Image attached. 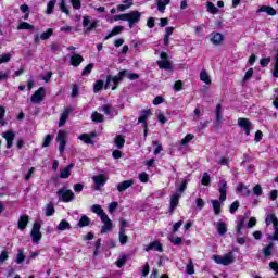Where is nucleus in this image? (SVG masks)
<instances>
[{"mask_svg":"<svg viewBox=\"0 0 278 278\" xmlns=\"http://www.w3.org/2000/svg\"><path fill=\"white\" fill-rule=\"evenodd\" d=\"M206 10H207V12H210V14H217L218 13V9L212 2L206 3Z\"/></svg>","mask_w":278,"mask_h":278,"instance_id":"de8ad7c7","label":"nucleus"},{"mask_svg":"<svg viewBox=\"0 0 278 278\" xmlns=\"http://www.w3.org/2000/svg\"><path fill=\"white\" fill-rule=\"evenodd\" d=\"M12 60V54H2L0 56V64H5Z\"/></svg>","mask_w":278,"mask_h":278,"instance_id":"680f3d73","label":"nucleus"},{"mask_svg":"<svg viewBox=\"0 0 278 278\" xmlns=\"http://www.w3.org/2000/svg\"><path fill=\"white\" fill-rule=\"evenodd\" d=\"M273 77L278 79V53L276 54L275 62L273 64Z\"/></svg>","mask_w":278,"mask_h":278,"instance_id":"37998d69","label":"nucleus"},{"mask_svg":"<svg viewBox=\"0 0 278 278\" xmlns=\"http://www.w3.org/2000/svg\"><path fill=\"white\" fill-rule=\"evenodd\" d=\"M213 210L216 216L220 214V202L218 200H211Z\"/></svg>","mask_w":278,"mask_h":278,"instance_id":"c9c22d12","label":"nucleus"},{"mask_svg":"<svg viewBox=\"0 0 278 278\" xmlns=\"http://www.w3.org/2000/svg\"><path fill=\"white\" fill-rule=\"evenodd\" d=\"M134 186V180H124L117 184L118 192H125V190H129Z\"/></svg>","mask_w":278,"mask_h":278,"instance_id":"412c9836","label":"nucleus"},{"mask_svg":"<svg viewBox=\"0 0 278 278\" xmlns=\"http://www.w3.org/2000/svg\"><path fill=\"white\" fill-rule=\"evenodd\" d=\"M51 36H53V29L49 28L47 31L42 33L40 36L35 35L34 42H35V45H38L40 42V40H49V38H51Z\"/></svg>","mask_w":278,"mask_h":278,"instance_id":"4468645a","label":"nucleus"},{"mask_svg":"<svg viewBox=\"0 0 278 278\" xmlns=\"http://www.w3.org/2000/svg\"><path fill=\"white\" fill-rule=\"evenodd\" d=\"M212 260H214L215 264H220L222 266H229V264H233V252H229L223 255H213Z\"/></svg>","mask_w":278,"mask_h":278,"instance_id":"7ed1b4c3","label":"nucleus"},{"mask_svg":"<svg viewBox=\"0 0 278 278\" xmlns=\"http://www.w3.org/2000/svg\"><path fill=\"white\" fill-rule=\"evenodd\" d=\"M8 257H9L8 251L3 250L0 254V264H3V262H7Z\"/></svg>","mask_w":278,"mask_h":278,"instance_id":"774afa93","label":"nucleus"},{"mask_svg":"<svg viewBox=\"0 0 278 278\" xmlns=\"http://www.w3.org/2000/svg\"><path fill=\"white\" fill-rule=\"evenodd\" d=\"M263 192H264V191L262 190V186H260V185L254 186V188H253V193H254L256 197H262Z\"/></svg>","mask_w":278,"mask_h":278,"instance_id":"0e129e2a","label":"nucleus"},{"mask_svg":"<svg viewBox=\"0 0 278 278\" xmlns=\"http://www.w3.org/2000/svg\"><path fill=\"white\" fill-rule=\"evenodd\" d=\"M17 29H28V30H34L35 27L34 25L27 23V22H22L18 26H17Z\"/></svg>","mask_w":278,"mask_h":278,"instance_id":"a18cd8bd","label":"nucleus"},{"mask_svg":"<svg viewBox=\"0 0 278 278\" xmlns=\"http://www.w3.org/2000/svg\"><path fill=\"white\" fill-rule=\"evenodd\" d=\"M55 3H58V0H50L48 2L46 14H53V10L55 9Z\"/></svg>","mask_w":278,"mask_h":278,"instance_id":"4c0bfd02","label":"nucleus"},{"mask_svg":"<svg viewBox=\"0 0 278 278\" xmlns=\"http://www.w3.org/2000/svg\"><path fill=\"white\" fill-rule=\"evenodd\" d=\"M123 77H127L130 81H135L140 76L127 70L119 72L116 76L108 75L104 89L108 90V88H111V90H116V88H118V84L123 81Z\"/></svg>","mask_w":278,"mask_h":278,"instance_id":"f257e3e1","label":"nucleus"},{"mask_svg":"<svg viewBox=\"0 0 278 278\" xmlns=\"http://www.w3.org/2000/svg\"><path fill=\"white\" fill-rule=\"evenodd\" d=\"M15 262L16 264H23V262H25V254L23 253V250H17Z\"/></svg>","mask_w":278,"mask_h":278,"instance_id":"3c124183","label":"nucleus"},{"mask_svg":"<svg viewBox=\"0 0 278 278\" xmlns=\"http://www.w3.org/2000/svg\"><path fill=\"white\" fill-rule=\"evenodd\" d=\"M200 81H203L206 86L212 84V77L210 76V73H207V70H202L200 72Z\"/></svg>","mask_w":278,"mask_h":278,"instance_id":"5701e85b","label":"nucleus"},{"mask_svg":"<svg viewBox=\"0 0 278 278\" xmlns=\"http://www.w3.org/2000/svg\"><path fill=\"white\" fill-rule=\"evenodd\" d=\"M58 197L63 203H71L75 199V193L71 189L62 188L58 191Z\"/></svg>","mask_w":278,"mask_h":278,"instance_id":"423d86ee","label":"nucleus"},{"mask_svg":"<svg viewBox=\"0 0 278 278\" xmlns=\"http://www.w3.org/2000/svg\"><path fill=\"white\" fill-rule=\"evenodd\" d=\"M47 92L45 91L43 87H40L35 93L31 96L30 101L31 103H41L42 99Z\"/></svg>","mask_w":278,"mask_h":278,"instance_id":"f8f14e48","label":"nucleus"},{"mask_svg":"<svg viewBox=\"0 0 278 278\" xmlns=\"http://www.w3.org/2000/svg\"><path fill=\"white\" fill-rule=\"evenodd\" d=\"M215 227L219 236H225V233H227V222L219 219L215 223Z\"/></svg>","mask_w":278,"mask_h":278,"instance_id":"aec40b11","label":"nucleus"},{"mask_svg":"<svg viewBox=\"0 0 278 278\" xmlns=\"http://www.w3.org/2000/svg\"><path fill=\"white\" fill-rule=\"evenodd\" d=\"M179 193L173 194L170 198V210H175L179 205Z\"/></svg>","mask_w":278,"mask_h":278,"instance_id":"72a5a7b5","label":"nucleus"},{"mask_svg":"<svg viewBox=\"0 0 278 278\" xmlns=\"http://www.w3.org/2000/svg\"><path fill=\"white\" fill-rule=\"evenodd\" d=\"M239 127L244 131L245 136H251V129H253V124L249 118L240 117L238 119Z\"/></svg>","mask_w":278,"mask_h":278,"instance_id":"9d476101","label":"nucleus"},{"mask_svg":"<svg viewBox=\"0 0 278 278\" xmlns=\"http://www.w3.org/2000/svg\"><path fill=\"white\" fill-rule=\"evenodd\" d=\"M265 223L267 227H270L273 225L274 227V235H267V239L271 240V242H277L278 240V219L275 214H268L265 218Z\"/></svg>","mask_w":278,"mask_h":278,"instance_id":"f03ea898","label":"nucleus"},{"mask_svg":"<svg viewBox=\"0 0 278 278\" xmlns=\"http://www.w3.org/2000/svg\"><path fill=\"white\" fill-rule=\"evenodd\" d=\"M257 12H266V14H268L269 16H275V14H277V11L273 7L267 5H262Z\"/></svg>","mask_w":278,"mask_h":278,"instance_id":"7c9ffc66","label":"nucleus"},{"mask_svg":"<svg viewBox=\"0 0 278 278\" xmlns=\"http://www.w3.org/2000/svg\"><path fill=\"white\" fill-rule=\"evenodd\" d=\"M68 138L67 130H59L56 135V142L59 143V153L62 155L66 151V140Z\"/></svg>","mask_w":278,"mask_h":278,"instance_id":"39448f33","label":"nucleus"},{"mask_svg":"<svg viewBox=\"0 0 278 278\" xmlns=\"http://www.w3.org/2000/svg\"><path fill=\"white\" fill-rule=\"evenodd\" d=\"M27 225H29V215H21L17 222V229L25 231Z\"/></svg>","mask_w":278,"mask_h":278,"instance_id":"a211bd4d","label":"nucleus"},{"mask_svg":"<svg viewBox=\"0 0 278 278\" xmlns=\"http://www.w3.org/2000/svg\"><path fill=\"white\" fill-rule=\"evenodd\" d=\"M210 40L212 45H215L216 47H218V45H223L225 37L220 33H211Z\"/></svg>","mask_w":278,"mask_h":278,"instance_id":"2eb2a0df","label":"nucleus"},{"mask_svg":"<svg viewBox=\"0 0 278 278\" xmlns=\"http://www.w3.org/2000/svg\"><path fill=\"white\" fill-rule=\"evenodd\" d=\"M237 192L242 197H249L251 194V190H249V187L244 186V184L242 182L237 186Z\"/></svg>","mask_w":278,"mask_h":278,"instance_id":"b1692460","label":"nucleus"},{"mask_svg":"<svg viewBox=\"0 0 278 278\" xmlns=\"http://www.w3.org/2000/svg\"><path fill=\"white\" fill-rule=\"evenodd\" d=\"M59 8L64 14H71V11H68V7H66V0H61Z\"/></svg>","mask_w":278,"mask_h":278,"instance_id":"864d4df0","label":"nucleus"},{"mask_svg":"<svg viewBox=\"0 0 278 278\" xmlns=\"http://www.w3.org/2000/svg\"><path fill=\"white\" fill-rule=\"evenodd\" d=\"M195 205L199 210H203V207H205V201H203L201 198H198L195 199Z\"/></svg>","mask_w":278,"mask_h":278,"instance_id":"338daca9","label":"nucleus"},{"mask_svg":"<svg viewBox=\"0 0 278 278\" xmlns=\"http://www.w3.org/2000/svg\"><path fill=\"white\" fill-rule=\"evenodd\" d=\"M153 147H156L154 150V155H160L162 151H164V148H162V144H160L157 141H152Z\"/></svg>","mask_w":278,"mask_h":278,"instance_id":"13d9d810","label":"nucleus"},{"mask_svg":"<svg viewBox=\"0 0 278 278\" xmlns=\"http://www.w3.org/2000/svg\"><path fill=\"white\" fill-rule=\"evenodd\" d=\"M92 180L94 182L96 190H99L101 187L105 186L108 178L105 177V175H98V176H93Z\"/></svg>","mask_w":278,"mask_h":278,"instance_id":"f3484780","label":"nucleus"},{"mask_svg":"<svg viewBox=\"0 0 278 278\" xmlns=\"http://www.w3.org/2000/svg\"><path fill=\"white\" fill-rule=\"evenodd\" d=\"M91 121H93V123H103L104 117H103V115H101L100 113L94 112V113H92V115H91Z\"/></svg>","mask_w":278,"mask_h":278,"instance_id":"ea45409f","label":"nucleus"},{"mask_svg":"<svg viewBox=\"0 0 278 278\" xmlns=\"http://www.w3.org/2000/svg\"><path fill=\"white\" fill-rule=\"evenodd\" d=\"M168 240H169V242H172V244H174L175 247H179V244H181V237L168 236Z\"/></svg>","mask_w":278,"mask_h":278,"instance_id":"6e6d98bb","label":"nucleus"},{"mask_svg":"<svg viewBox=\"0 0 278 278\" xmlns=\"http://www.w3.org/2000/svg\"><path fill=\"white\" fill-rule=\"evenodd\" d=\"M91 212L93 214H97V216H99L100 218H103V216H108V214H105V212L103 211V208L99 204H93L91 206Z\"/></svg>","mask_w":278,"mask_h":278,"instance_id":"393cba45","label":"nucleus"},{"mask_svg":"<svg viewBox=\"0 0 278 278\" xmlns=\"http://www.w3.org/2000/svg\"><path fill=\"white\" fill-rule=\"evenodd\" d=\"M103 80H97L96 84L93 85V92H99L100 90H103Z\"/></svg>","mask_w":278,"mask_h":278,"instance_id":"4d7b16f0","label":"nucleus"},{"mask_svg":"<svg viewBox=\"0 0 278 278\" xmlns=\"http://www.w3.org/2000/svg\"><path fill=\"white\" fill-rule=\"evenodd\" d=\"M273 247H275V244L269 243L267 247H265L263 249V253H264L265 257H270V255H273Z\"/></svg>","mask_w":278,"mask_h":278,"instance_id":"a19ab883","label":"nucleus"},{"mask_svg":"<svg viewBox=\"0 0 278 278\" xmlns=\"http://www.w3.org/2000/svg\"><path fill=\"white\" fill-rule=\"evenodd\" d=\"M53 138H55L53 135H47L43 139V143L42 147L47 148L49 147V144H51V142H53Z\"/></svg>","mask_w":278,"mask_h":278,"instance_id":"5fc2aeb1","label":"nucleus"},{"mask_svg":"<svg viewBox=\"0 0 278 278\" xmlns=\"http://www.w3.org/2000/svg\"><path fill=\"white\" fill-rule=\"evenodd\" d=\"M83 27H85V31H94L99 27V21L93 20L90 22V16L85 15L83 16Z\"/></svg>","mask_w":278,"mask_h":278,"instance_id":"1a4fd4ad","label":"nucleus"},{"mask_svg":"<svg viewBox=\"0 0 278 278\" xmlns=\"http://www.w3.org/2000/svg\"><path fill=\"white\" fill-rule=\"evenodd\" d=\"M56 229L59 231H68L71 230V223H68L66 219H62L56 226Z\"/></svg>","mask_w":278,"mask_h":278,"instance_id":"c85d7f7f","label":"nucleus"},{"mask_svg":"<svg viewBox=\"0 0 278 278\" xmlns=\"http://www.w3.org/2000/svg\"><path fill=\"white\" fill-rule=\"evenodd\" d=\"M45 214L46 216H53V214H55V207L53 206V203H49L46 205Z\"/></svg>","mask_w":278,"mask_h":278,"instance_id":"f704fd0d","label":"nucleus"},{"mask_svg":"<svg viewBox=\"0 0 278 278\" xmlns=\"http://www.w3.org/2000/svg\"><path fill=\"white\" fill-rule=\"evenodd\" d=\"M40 223L35 222L30 231V237L34 244H38L42 240V232H40Z\"/></svg>","mask_w":278,"mask_h":278,"instance_id":"6e6552de","label":"nucleus"},{"mask_svg":"<svg viewBox=\"0 0 278 278\" xmlns=\"http://www.w3.org/2000/svg\"><path fill=\"white\" fill-rule=\"evenodd\" d=\"M100 219L103 223L101 233H110L112 231V219L108 215H103Z\"/></svg>","mask_w":278,"mask_h":278,"instance_id":"ddd939ff","label":"nucleus"},{"mask_svg":"<svg viewBox=\"0 0 278 278\" xmlns=\"http://www.w3.org/2000/svg\"><path fill=\"white\" fill-rule=\"evenodd\" d=\"M144 251H159V253H162L164 249L162 248V243L160 241H153L148 245H144Z\"/></svg>","mask_w":278,"mask_h":278,"instance_id":"6ab92c4d","label":"nucleus"},{"mask_svg":"<svg viewBox=\"0 0 278 278\" xmlns=\"http://www.w3.org/2000/svg\"><path fill=\"white\" fill-rule=\"evenodd\" d=\"M84 62V56L79 55V54H74L71 56V64L72 66H79V64H81Z\"/></svg>","mask_w":278,"mask_h":278,"instance_id":"c756f323","label":"nucleus"},{"mask_svg":"<svg viewBox=\"0 0 278 278\" xmlns=\"http://www.w3.org/2000/svg\"><path fill=\"white\" fill-rule=\"evenodd\" d=\"M127 240H129V238L127 237V235H125V229L119 228V242H121V244H125L127 242Z\"/></svg>","mask_w":278,"mask_h":278,"instance_id":"c03bdc74","label":"nucleus"},{"mask_svg":"<svg viewBox=\"0 0 278 278\" xmlns=\"http://www.w3.org/2000/svg\"><path fill=\"white\" fill-rule=\"evenodd\" d=\"M240 207V202L235 201L231 205H230V214H236V212L238 211V208Z\"/></svg>","mask_w":278,"mask_h":278,"instance_id":"e2e57ef3","label":"nucleus"},{"mask_svg":"<svg viewBox=\"0 0 278 278\" xmlns=\"http://www.w3.org/2000/svg\"><path fill=\"white\" fill-rule=\"evenodd\" d=\"M161 60L156 62L159 68L164 71H173V63L168 61V53L161 52Z\"/></svg>","mask_w":278,"mask_h":278,"instance_id":"0eeeda50","label":"nucleus"},{"mask_svg":"<svg viewBox=\"0 0 278 278\" xmlns=\"http://www.w3.org/2000/svg\"><path fill=\"white\" fill-rule=\"evenodd\" d=\"M260 64L263 68H266L270 64V56L261 59Z\"/></svg>","mask_w":278,"mask_h":278,"instance_id":"69168bd1","label":"nucleus"},{"mask_svg":"<svg viewBox=\"0 0 278 278\" xmlns=\"http://www.w3.org/2000/svg\"><path fill=\"white\" fill-rule=\"evenodd\" d=\"M243 227H244V218L240 217V218L238 219V222H237V227H236L237 233L241 235Z\"/></svg>","mask_w":278,"mask_h":278,"instance_id":"09e8293b","label":"nucleus"},{"mask_svg":"<svg viewBox=\"0 0 278 278\" xmlns=\"http://www.w3.org/2000/svg\"><path fill=\"white\" fill-rule=\"evenodd\" d=\"M211 181H212V178L210 177V174L204 173L201 179L202 186H210Z\"/></svg>","mask_w":278,"mask_h":278,"instance_id":"49530a36","label":"nucleus"},{"mask_svg":"<svg viewBox=\"0 0 278 278\" xmlns=\"http://www.w3.org/2000/svg\"><path fill=\"white\" fill-rule=\"evenodd\" d=\"M75 165L70 164L60 172V179H68L71 177V170H73V167Z\"/></svg>","mask_w":278,"mask_h":278,"instance_id":"4be33fe9","label":"nucleus"},{"mask_svg":"<svg viewBox=\"0 0 278 278\" xmlns=\"http://www.w3.org/2000/svg\"><path fill=\"white\" fill-rule=\"evenodd\" d=\"M115 146L117 147V149H123V147H125V138H123V136H117L115 138Z\"/></svg>","mask_w":278,"mask_h":278,"instance_id":"79ce46f5","label":"nucleus"},{"mask_svg":"<svg viewBox=\"0 0 278 278\" xmlns=\"http://www.w3.org/2000/svg\"><path fill=\"white\" fill-rule=\"evenodd\" d=\"M191 140H194V135L188 134V135H186V137L180 141V144H181L182 147H186V144H188V142H191Z\"/></svg>","mask_w":278,"mask_h":278,"instance_id":"603ef678","label":"nucleus"},{"mask_svg":"<svg viewBox=\"0 0 278 278\" xmlns=\"http://www.w3.org/2000/svg\"><path fill=\"white\" fill-rule=\"evenodd\" d=\"M147 118H151V110H144L141 112V115L138 118V123H142V125H147Z\"/></svg>","mask_w":278,"mask_h":278,"instance_id":"cd10ccee","label":"nucleus"},{"mask_svg":"<svg viewBox=\"0 0 278 278\" xmlns=\"http://www.w3.org/2000/svg\"><path fill=\"white\" fill-rule=\"evenodd\" d=\"M218 192L220 203H225V201H227V180L223 178L219 180Z\"/></svg>","mask_w":278,"mask_h":278,"instance_id":"9b49d317","label":"nucleus"},{"mask_svg":"<svg viewBox=\"0 0 278 278\" xmlns=\"http://www.w3.org/2000/svg\"><path fill=\"white\" fill-rule=\"evenodd\" d=\"M68 114H71V109H65L61 114V117L59 121V127H64V125L66 124V121H68Z\"/></svg>","mask_w":278,"mask_h":278,"instance_id":"bb28decb","label":"nucleus"},{"mask_svg":"<svg viewBox=\"0 0 278 278\" xmlns=\"http://www.w3.org/2000/svg\"><path fill=\"white\" fill-rule=\"evenodd\" d=\"M155 1H156L159 12H162V13H164V11L166 10V5L170 4V0H155Z\"/></svg>","mask_w":278,"mask_h":278,"instance_id":"2f4dec72","label":"nucleus"},{"mask_svg":"<svg viewBox=\"0 0 278 278\" xmlns=\"http://www.w3.org/2000/svg\"><path fill=\"white\" fill-rule=\"evenodd\" d=\"M2 137L7 141V149H12V144L14 142V138H16V135L12 130H8L7 132L2 134Z\"/></svg>","mask_w":278,"mask_h":278,"instance_id":"dca6fc26","label":"nucleus"},{"mask_svg":"<svg viewBox=\"0 0 278 278\" xmlns=\"http://www.w3.org/2000/svg\"><path fill=\"white\" fill-rule=\"evenodd\" d=\"M90 225V218L86 215L81 216L78 222V227H88Z\"/></svg>","mask_w":278,"mask_h":278,"instance_id":"58836bf2","label":"nucleus"},{"mask_svg":"<svg viewBox=\"0 0 278 278\" xmlns=\"http://www.w3.org/2000/svg\"><path fill=\"white\" fill-rule=\"evenodd\" d=\"M78 140H81L85 142V144H94V141L90 139V135L88 134H83L78 137Z\"/></svg>","mask_w":278,"mask_h":278,"instance_id":"e433bc0d","label":"nucleus"},{"mask_svg":"<svg viewBox=\"0 0 278 278\" xmlns=\"http://www.w3.org/2000/svg\"><path fill=\"white\" fill-rule=\"evenodd\" d=\"M125 29V27L123 26H115L112 31L104 37V40H110V38H114V36H118V34H121L123 30Z\"/></svg>","mask_w":278,"mask_h":278,"instance_id":"a878e982","label":"nucleus"},{"mask_svg":"<svg viewBox=\"0 0 278 278\" xmlns=\"http://www.w3.org/2000/svg\"><path fill=\"white\" fill-rule=\"evenodd\" d=\"M108 23H116L117 21H125V13L115 15V16H106Z\"/></svg>","mask_w":278,"mask_h":278,"instance_id":"473e14b6","label":"nucleus"},{"mask_svg":"<svg viewBox=\"0 0 278 278\" xmlns=\"http://www.w3.org/2000/svg\"><path fill=\"white\" fill-rule=\"evenodd\" d=\"M92 68H94V64L89 63L81 72V75H90L92 73Z\"/></svg>","mask_w":278,"mask_h":278,"instance_id":"bf43d9fd","label":"nucleus"},{"mask_svg":"<svg viewBox=\"0 0 278 278\" xmlns=\"http://www.w3.org/2000/svg\"><path fill=\"white\" fill-rule=\"evenodd\" d=\"M141 16L142 13H140V11H130L129 13H125V21H127L130 29L134 28V25L140 23Z\"/></svg>","mask_w":278,"mask_h":278,"instance_id":"20e7f679","label":"nucleus"},{"mask_svg":"<svg viewBox=\"0 0 278 278\" xmlns=\"http://www.w3.org/2000/svg\"><path fill=\"white\" fill-rule=\"evenodd\" d=\"M126 263H127V256H126V255H122V256L115 262L117 268H123V266H125Z\"/></svg>","mask_w":278,"mask_h":278,"instance_id":"8fccbe9b","label":"nucleus"},{"mask_svg":"<svg viewBox=\"0 0 278 278\" xmlns=\"http://www.w3.org/2000/svg\"><path fill=\"white\" fill-rule=\"evenodd\" d=\"M101 112H104V114L110 116V114H112V105L104 104L103 106H101Z\"/></svg>","mask_w":278,"mask_h":278,"instance_id":"052dcab7","label":"nucleus"}]
</instances>
